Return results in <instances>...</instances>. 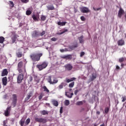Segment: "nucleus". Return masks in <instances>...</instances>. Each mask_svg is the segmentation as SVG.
I'll return each instance as SVG.
<instances>
[{"mask_svg":"<svg viewBox=\"0 0 126 126\" xmlns=\"http://www.w3.org/2000/svg\"><path fill=\"white\" fill-rule=\"evenodd\" d=\"M43 56V53H32L30 55V58L32 61L33 64H35L36 62H39L41 60V57Z\"/></svg>","mask_w":126,"mask_h":126,"instance_id":"obj_1","label":"nucleus"},{"mask_svg":"<svg viewBox=\"0 0 126 126\" xmlns=\"http://www.w3.org/2000/svg\"><path fill=\"white\" fill-rule=\"evenodd\" d=\"M17 70L19 73H25L26 72V68L23 65V62L21 61L18 63Z\"/></svg>","mask_w":126,"mask_h":126,"instance_id":"obj_2","label":"nucleus"},{"mask_svg":"<svg viewBox=\"0 0 126 126\" xmlns=\"http://www.w3.org/2000/svg\"><path fill=\"white\" fill-rule=\"evenodd\" d=\"M49 63L47 62H43L41 64H37L36 65L37 68H38L39 70H43V69L46 68L47 66H48V64Z\"/></svg>","mask_w":126,"mask_h":126,"instance_id":"obj_3","label":"nucleus"},{"mask_svg":"<svg viewBox=\"0 0 126 126\" xmlns=\"http://www.w3.org/2000/svg\"><path fill=\"white\" fill-rule=\"evenodd\" d=\"M47 80L48 83L52 85L56 84L57 82H59V80L56 78H54L53 81H52V76H48Z\"/></svg>","mask_w":126,"mask_h":126,"instance_id":"obj_4","label":"nucleus"},{"mask_svg":"<svg viewBox=\"0 0 126 126\" xmlns=\"http://www.w3.org/2000/svg\"><path fill=\"white\" fill-rule=\"evenodd\" d=\"M23 78H24V75L23 74V73H21V74H19L17 77V83H21L22 80H23Z\"/></svg>","mask_w":126,"mask_h":126,"instance_id":"obj_5","label":"nucleus"},{"mask_svg":"<svg viewBox=\"0 0 126 126\" xmlns=\"http://www.w3.org/2000/svg\"><path fill=\"white\" fill-rule=\"evenodd\" d=\"M35 122L37 123H42V124H46L47 123V119L45 118H35Z\"/></svg>","mask_w":126,"mask_h":126,"instance_id":"obj_6","label":"nucleus"},{"mask_svg":"<svg viewBox=\"0 0 126 126\" xmlns=\"http://www.w3.org/2000/svg\"><path fill=\"white\" fill-rule=\"evenodd\" d=\"M11 111V106H8L6 109L5 110L4 115L5 117H8L9 114H10V111Z\"/></svg>","mask_w":126,"mask_h":126,"instance_id":"obj_7","label":"nucleus"},{"mask_svg":"<svg viewBox=\"0 0 126 126\" xmlns=\"http://www.w3.org/2000/svg\"><path fill=\"white\" fill-rule=\"evenodd\" d=\"M80 11L83 13H88V12H90V10L86 7H83L80 8Z\"/></svg>","mask_w":126,"mask_h":126,"instance_id":"obj_8","label":"nucleus"},{"mask_svg":"<svg viewBox=\"0 0 126 126\" xmlns=\"http://www.w3.org/2000/svg\"><path fill=\"white\" fill-rule=\"evenodd\" d=\"M123 14H125V10H124L123 8H120L118 11V17H119V18H122Z\"/></svg>","mask_w":126,"mask_h":126,"instance_id":"obj_9","label":"nucleus"},{"mask_svg":"<svg viewBox=\"0 0 126 126\" xmlns=\"http://www.w3.org/2000/svg\"><path fill=\"white\" fill-rule=\"evenodd\" d=\"M65 68L66 70H68V71L71 70V69H72V68H73V66H72V65H71V64H67L66 65H65Z\"/></svg>","mask_w":126,"mask_h":126,"instance_id":"obj_10","label":"nucleus"},{"mask_svg":"<svg viewBox=\"0 0 126 126\" xmlns=\"http://www.w3.org/2000/svg\"><path fill=\"white\" fill-rule=\"evenodd\" d=\"M62 59H64L65 60H70L72 59V55H64L61 57Z\"/></svg>","mask_w":126,"mask_h":126,"instance_id":"obj_11","label":"nucleus"},{"mask_svg":"<svg viewBox=\"0 0 126 126\" xmlns=\"http://www.w3.org/2000/svg\"><path fill=\"white\" fill-rule=\"evenodd\" d=\"M16 56L18 58H22L23 56V54L22 53V51L20 49L18 50L16 52Z\"/></svg>","mask_w":126,"mask_h":126,"instance_id":"obj_12","label":"nucleus"},{"mask_svg":"<svg viewBox=\"0 0 126 126\" xmlns=\"http://www.w3.org/2000/svg\"><path fill=\"white\" fill-rule=\"evenodd\" d=\"M38 36H40V33H39V32H38V31H34L32 32V37H33V38H36V37H38Z\"/></svg>","mask_w":126,"mask_h":126,"instance_id":"obj_13","label":"nucleus"},{"mask_svg":"<svg viewBox=\"0 0 126 126\" xmlns=\"http://www.w3.org/2000/svg\"><path fill=\"white\" fill-rule=\"evenodd\" d=\"M117 44L119 46H124L125 45V40L123 39H120L118 41Z\"/></svg>","mask_w":126,"mask_h":126,"instance_id":"obj_14","label":"nucleus"},{"mask_svg":"<svg viewBox=\"0 0 126 126\" xmlns=\"http://www.w3.org/2000/svg\"><path fill=\"white\" fill-rule=\"evenodd\" d=\"M16 39H17V34L14 33L13 34V36L11 37L12 42L13 44L14 43H15V41H16Z\"/></svg>","mask_w":126,"mask_h":126,"instance_id":"obj_15","label":"nucleus"},{"mask_svg":"<svg viewBox=\"0 0 126 126\" xmlns=\"http://www.w3.org/2000/svg\"><path fill=\"white\" fill-rule=\"evenodd\" d=\"M8 74V71H7V69H4L1 72V76H5Z\"/></svg>","mask_w":126,"mask_h":126,"instance_id":"obj_16","label":"nucleus"},{"mask_svg":"<svg viewBox=\"0 0 126 126\" xmlns=\"http://www.w3.org/2000/svg\"><path fill=\"white\" fill-rule=\"evenodd\" d=\"M76 79V78H71L70 79H66L65 80V82H66V83H69V82H71L72 81H74V80H75Z\"/></svg>","mask_w":126,"mask_h":126,"instance_id":"obj_17","label":"nucleus"},{"mask_svg":"<svg viewBox=\"0 0 126 126\" xmlns=\"http://www.w3.org/2000/svg\"><path fill=\"white\" fill-rule=\"evenodd\" d=\"M2 82L3 84L5 86L6 84H7V78L6 77H4L2 79Z\"/></svg>","mask_w":126,"mask_h":126,"instance_id":"obj_18","label":"nucleus"},{"mask_svg":"<svg viewBox=\"0 0 126 126\" xmlns=\"http://www.w3.org/2000/svg\"><path fill=\"white\" fill-rule=\"evenodd\" d=\"M52 103L53 106H55V107H58V106H59V102L55 99L52 100Z\"/></svg>","mask_w":126,"mask_h":126,"instance_id":"obj_19","label":"nucleus"},{"mask_svg":"<svg viewBox=\"0 0 126 126\" xmlns=\"http://www.w3.org/2000/svg\"><path fill=\"white\" fill-rule=\"evenodd\" d=\"M47 8L48 9V10H54L55 9V7H54L53 5H50L47 6Z\"/></svg>","mask_w":126,"mask_h":126,"instance_id":"obj_20","label":"nucleus"},{"mask_svg":"<svg viewBox=\"0 0 126 126\" xmlns=\"http://www.w3.org/2000/svg\"><path fill=\"white\" fill-rule=\"evenodd\" d=\"M65 24H66V22H61V21H59L58 22V25L59 26H64Z\"/></svg>","mask_w":126,"mask_h":126,"instance_id":"obj_21","label":"nucleus"},{"mask_svg":"<svg viewBox=\"0 0 126 126\" xmlns=\"http://www.w3.org/2000/svg\"><path fill=\"white\" fill-rule=\"evenodd\" d=\"M32 97V94H29V95L27 96V97L25 98V102H27L30 97Z\"/></svg>","mask_w":126,"mask_h":126,"instance_id":"obj_22","label":"nucleus"},{"mask_svg":"<svg viewBox=\"0 0 126 126\" xmlns=\"http://www.w3.org/2000/svg\"><path fill=\"white\" fill-rule=\"evenodd\" d=\"M83 35H82L78 38V40L81 44H82V43L84 42V39H83Z\"/></svg>","mask_w":126,"mask_h":126,"instance_id":"obj_23","label":"nucleus"},{"mask_svg":"<svg viewBox=\"0 0 126 126\" xmlns=\"http://www.w3.org/2000/svg\"><path fill=\"white\" fill-rule=\"evenodd\" d=\"M64 31H63L61 32H58L57 35H63V34H64V33H66L68 31L67 29H63Z\"/></svg>","mask_w":126,"mask_h":126,"instance_id":"obj_24","label":"nucleus"},{"mask_svg":"<svg viewBox=\"0 0 126 126\" xmlns=\"http://www.w3.org/2000/svg\"><path fill=\"white\" fill-rule=\"evenodd\" d=\"M25 123V119L22 118L20 121V125L21 126H24Z\"/></svg>","mask_w":126,"mask_h":126,"instance_id":"obj_25","label":"nucleus"},{"mask_svg":"<svg viewBox=\"0 0 126 126\" xmlns=\"http://www.w3.org/2000/svg\"><path fill=\"white\" fill-rule=\"evenodd\" d=\"M42 89H43L44 91L45 92H46L47 93H50V91L49 90V89H48L47 87H46L45 86H44L42 87Z\"/></svg>","mask_w":126,"mask_h":126,"instance_id":"obj_26","label":"nucleus"},{"mask_svg":"<svg viewBox=\"0 0 126 126\" xmlns=\"http://www.w3.org/2000/svg\"><path fill=\"white\" fill-rule=\"evenodd\" d=\"M12 101H17V95L16 94H13L12 95Z\"/></svg>","mask_w":126,"mask_h":126,"instance_id":"obj_27","label":"nucleus"},{"mask_svg":"<svg viewBox=\"0 0 126 126\" xmlns=\"http://www.w3.org/2000/svg\"><path fill=\"white\" fill-rule=\"evenodd\" d=\"M8 4L10 7H14V3L12 1H9Z\"/></svg>","mask_w":126,"mask_h":126,"instance_id":"obj_28","label":"nucleus"},{"mask_svg":"<svg viewBox=\"0 0 126 126\" xmlns=\"http://www.w3.org/2000/svg\"><path fill=\"white\" fill-rule=\"evenodd\" d=\"M63 85H64V83L62 82L59 86H58V89H63Z\"/></svg>","mask_w":126,"mask_h":126,"instance_id":"obj_29","label":"nucleus"},{"mask_svg":"<svg viewBox=\"0 0 126 126\" xmlns=\"http://www.w3.org/2000/svg\"><path fill=\"white\" fill-rule=\"evenodd\" d=\"M40 113L41 114V115L45 116V115H48V111H47L46 110H43L40 112Z\"/></svg>","mask_w":126,"mask_h":126,"instance_id":"obj_30","label":"nucleus"},{"mask_svg":"<svg viewBox=\"0 0 126 126\" xmlns=\"http://www.w3.org/2000/svg\"><path fill=\"white\" fill-rule=\"evenodd\" d=\"M97 77V76L96 74H92V77L91 78V81H93L94 79H96V78Z\"/></svg>","mask_w":126,"mask_h":126,"instance_id":"obj_31","label":"nucleus"},{"mask_svg":"<svg viewBox=\"0 0 126 126\" xmlns=\"http://www.w3.org/2000/svg\"><path fill=\"white\" fill-rule=\"evenodd\" d=\"M4 42V37L3 36H0V44L3 43Z\"/></svg>","mask_w":126,"mask_h":126,"instance_id":"obj_32","label":"nucleus"},{"mask_svg":"<svg viewBox=\"0 0 126 126\" xmlns=\"http://www.w3.org/2000/svg\"><path fill=\"white\" fill-rule=\"evenodd\" d=\"M30 118H28L26 121L25 125L26 126H28V125L30 124Z\"/></svg>","mask_w":126,"mask_h":126,"instance_id":"obj_33","label":"nucleus"},{"mask_svg":"<svg viewBox=\"0 0 126 126\" xmlns=\"http://www.w3.org/2000/svg\"><path fill=\"white\" fill-rule=\"evenodd\" d=\"M46 18H47V17H46V16H44V15H42L41 16V20L42 21H45L46 20Z\"/></svg>","mask_w":126,"mask_h":126,"instance_id":"obj_34","label":"nucleus"},{"mask_svg":"<svg viewBox=\"0 0 126 126\" xmlns=\"http://www.w3.org/2000/svg\"><path fill=\"white\" fill-rule=\"evenodd\" d=\"M17 101H14V100H12V105L13 106V107H15L16 106V103H17Z\"/></svg>","mask_w":126,"mask_h":126,"instance_id":"obj_35","label":"nucleus"},{"mask_svg":"<svg viewBox=\"0 0 126 126\" xmlns=\"http://www.w3.org/2000/svg\"><path fill=\"white\" fill-rule=\"evenodd\" d=\"M109 110L110 109L109 108V107H106L104 109V113L105 114H108V113H109Z\"/></svg>","mask_w":126,"mask_h":126,"instance_id":"obj_36","label":"nucleus"},{"mask_svg":"<svg viewBox=\"0 0 126 126\" xmlns=\"http://www.w3.org/2000/svg\"><path fill=\"white\" fill-rule=\"evenodd\" d=\"M69 104H70L69 100L66 99L64 102L65 105L68 106V105H69Z\"/></svg>","mask_w":126,"mask_h":126,"instance_id":"obj_37","label":"nucleus"},{"mask_svg":"<svg viewBox=\"0 0 126 126\" xmlns=\"http://www.w3.org/2000/svg\"><path fill=\"white\" fill-rule=\"evenodd\" d=\"M26 13L27 15H30L32 13V11H30V10H27Z\"/></svg>","mask_w":126,"mask_h":126,"instance_id":"obj_38","label":"nucleus"},{"mask_svg":"<svg viewBox=\"0 0 126 126\" xmlns=\"http://www.w3.org/2000/svg\"><path fill=\"white\" fill-rule=\"evenodd\" d=\"M73 86H74V82H72V83H71L69 84V87L70 88H72V87H73Z\"/></svg>","mask_w":126,"mask_h":126,"instance_id":"obj_39","label":"nucleus"},{"mask_svg":"<svg viewBox=\"0 0 126 126\" xmlns=\"http://www.w3.org/2000/svg\"><path fill=\"white\" fill-rule=\"evenodd\" d=\"M78 47V44H76L75 45H73L71 46V49H75V48H77Z\"/></svg>","mask_w":126,"mask_h":126,"instance_id":"obj_40","label":"nucleus"},{"mask_svg":"<svg viewBox=\"0 0 126 126\" xmlns=\"http://www.w3.org/2000/svg\"><path fill=\"white\" fill-rule=\"evenodd\" d=\"M83 102L82 101H78L76 103L77 106H80V105H83Z\"/></svg>","mask_w":126,"mask_h":126,"instance_id":"obj_41","label":"nucleus"},{"mask_svg":"<svg viewBox=\"0 0 126 126\" xmlns=\"http://www.w3.org/2000/svg\"><path fill=\"white\" fill-rule=\"evenodd\" d=\"M122 102H125V101H126V96L125 95V96H123L122 97Z\"/></svg>","mask_w":126,"mask_h":126,"instance_id":"obj_42","label":"nucleus"},{"mask_svg":"<svg viewBox=\"0 0 126 126\" xmlns=\"http://www.w3.org/2000/svg\"><path fill=\"white\" fill-rule=\"evenodd\" d=\"M23 3H27V2H29V0H21Z\"/></svg>","mask_w":126,"mask_h":126,"instance_id":"obj_43","label":"nucleus"},{"mask_svg":"<svg viewBox=\"0 0 126 126\" xmlns=\"http://www.w3.org/2000/svg\"><path fill=\"white\" fill-rule=\"evenodd\" d=\"M32 18L33 19V20H35V21L37 20V17H36L35 15H33L32 16Z\"/></svg>","mask_w":126,"mask_h":126,"instance_id":"obj_44","label":"nucleus"},{"mask_svg":"<svg viewBox=\"0 0 126 126\" xmlns=\"http://www.w3.org/2000/svg\"><path fill=\"white\" fill-rule=\"evenodd\" d=\"M124 61H125V58H124V57H122V58L119 59L120 63H123V62H124Z\"/></svg>","mask_w":126,"mask_h":126,"instance_id":"obj_45","label":"nucleus"},{"mask_svg":"<svg viewBox=\"0 0 126 126\" xmlns=\"http://www.w3.org/2000/svg\"><path fill=\"white\" fill-rule=\"evenodd\" d=\"M81 20H82V21H85V20H86V19L85 18V17H84V16H82L80 17Z\"/></svg>","mask_w":126,"mask_h":126,"instance_id":"obj_46","label":"nucleus"},{"mask_svg":"<svg viewBox=\"0 0 126 126\" xmlns=\"http://www.w3.org/2000/svg\"><path fill=\"white\" fill-rule=\"evenodd\" d=\"M84 55H85V53L84 52H81L80 53V57L81 58H82V57H83V56H84Z\"/></svg>","mask_w":126,"mask_h":126,"instance_id":"obj_47","label":"nucleus"},{"mask_svg":"<svg viewBox=\"0 0 126 126\" xmlns=\"http://www.w3.org/2000/svg\"><path fill=\"white\" fill-rule=\"evenodd\" d=\"M42 98H43V94H41L38 96V99L39 100H41Z\"/></svg>","mask_w":126,"mask_h":126,"instance_id":"obj_48","label":"nucleus"},{"mask_svg":"<svg viewBox=\"0 0 126 126\" xmlns=\"http://www.w3.org/2000/svg\"><path fill=\"white\" fill-rule=\"evenodd\" d=\"M80 91V90H76L75 91H74V94L75 95H77V93L78 92H79Z\"/></svg>","mask_w":126,"mask_h":126,"instance_id":"obj_49","label":"nucleus"},{"mask_svg":"<svg viewBox=\"0 0 126 126\" xmlns=\"http://www.w3.org/2000/svg\"><path fill=\"white\" fill-rule=\"evenodd\" d=\"M51 41H53L54 42L57 41V40H58V38H56V37H53L51 39Z\"/></svg>","mask_w":126,"mask_h":126,"instance_id":"obj_50","label":"nucleus"},{"mask_svg":"<svg viewBox=\"0 0 126 126\" xmlns=\"http://www.w3.org/2000/svg\"><path fill=\"white\" fill-rule=\"evenodd\" d=\"M45 31H43L41 33H40V34H39L40 36H44V35H45Z\"/></svg>","mask_w":126,"mask_h":126,"instance_id":"obj_51","label":"nucleus"},{"mask_svg":"<svg viewBox=\"0 0 126 126\" xmlns=\"http://www.w3.org/2000/svg\"><path fill=\"white\" fill-rule=\"evenodd\" d=\"M63 106H61V107H60V114H63Z\"/></svg>","mask_w":126,"mask_h":126,"instance_id":"obj_52","label":"nucleus"},{"mask_svg":"<svg viewBox=\"0 0 126 126\" xmlns=\"http://www.w3.org/2000/svg\"><path fill=\"white\" fill-rule=\"evenodd\" d=\"M85 111V109L84 108H81V109L80 110V113H82V112H84Z\"/></svg>","mask_w":126,"mask_h":126,"instance_id":"obj_53","label":"nucleus"},{"mask_svg":"<svg viewBox=\"0 0 126 126\" xmlns=\"http://www.w3.org/2000/svg\"><path fill=\"white\" fill-rule=\"evenodd\" d=\"M7 124V121L6 120H4L3 122V125H6Z\"/></svg>","mask_w":126,"mask_h":126,"instance_id":"obj_54","label":"nucleus"},{"mask_svg":"<svg viewBox=\"0 0 126 126\" xmlns=\"http://www.w3.org/2000/svg\"><path fill=\"white\" fill-rule=\"evenodd\" d=\"M94 10H100V9H101V7L99 8H97L96 9H95V8H93Z\"/></svg>","mask_w":126,"mask_h":126,"instance_id":"obj_55","label":"nucleus"},{"mask_svg":"<svg viewBox=\"0 0 126 126\" xmlns=\"http://www.w3.org/2000/svg\"><path fill=\"white\" fill-rule=\"evenodd\" d=\"M65 95L68 97V98H71V96L67 94L66 92L65 93Z\"/></svg>","mask_w":126,"mask_h":126,"instance_id":"obj_56","label":"nucleus"},{"mask_svg":"<svg viewBox=\"0 0 126 126\" xmlns=\"http://www.w3.org/2000/svg\"><path fill=\"white\" fill-rule=\"evenodd\" d=\"M32 80H33V77L31 76L30 77V81L31 82V81H32Z\"/></svg>","mask_w":126,"mask_h":126,"instance_id":"obj_57","label":"nucleus"},{"mask_svg":"<svg viewBox=\"0 0 126 126\" xmlns=\"http://www.w3.org/2000/svg\"><path fill=\"white\" fill-rule=\"evenodd\" d=\"M60 52H61V53H63V52H64V49H60Z\"/></svg>","mask_w":126,"mask_h":126,"instance_id":"obj_58","label":"nucleus"},{"mask_svg":"<svg viewBox=\"0 0 126 126\" xmlns=\"http://www.w3.org/2000/svg\"><path fill=\"white\" fill-rule=\"evenodd\" d=\"M116 69H120V67L119 65H116Z\"/></svg>","mask_w":126,"mask_h":126,"instance_id":"obj_59","label":"nucleus"},{"mask_svg":"<svg viewBox=\"0 0 126 126\" xmlns=\"http://www.w3.org/2000/svg\"><path fill=\"white\" fill-rule=\"evenodd\" d=\"M97 115H100V111H96Z\"/></svg>","mask_w":126,"mask_h":126,"instance_id":"obj_60","label":"nucleus"},{"mask_svg":"<svg viewBox=\"0 0 126 126\" xmlns=\"http://www.w3.org/2000/svg\"><path fill=\"white\" fill-rule=\"evenodd\" d=\"M70 96H71V98H72V96H73V93H71Z\"/></svg>","mask_w":126,"mask_h":126,"instance_id":"obj_61","label":"nucleus"},{"mask_svg":"<svg viewBox=\"0 0 126 126\" xmlns=\"http://www.w3.org/2000/svg\"><path fill=\"white\" fill-rule=\"evenodd\" d=\"M124 66H125V64H124V63L121 64V66L122 67H124Z\"/></svg>","mask_w":126,"mask_h":126,"instance_id":"obj_62","label":"nucleus"},{"mask_svg":"<svg viewBox=\"0 0 126 126\" xmlns=\"http://www.w3.org/2000/svg\"><path fill=\"white\" fill-rule=\"evenodd\" d=\"M46 105L47 106H50V103H46Z\"/></svg>","mask_w":126,"mask_h":126,"instance_id":"obj_63","label":"nucleus"},{"mask_svg":"<svg viewBox=\"0 0 126 126\" xmlns=\"http://www.w3.org/2000/svg\"><path fill=\"white\" fill-rule=\"evenodd\" d=\"M125 20H126V14L125 15Z\"/></svg>","mask_w":126,"mask_h":126,"instance_id":"obj_64","label":"nucleus"}]
</instances>
